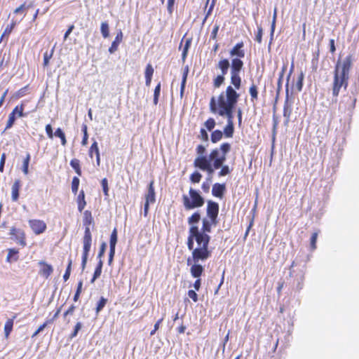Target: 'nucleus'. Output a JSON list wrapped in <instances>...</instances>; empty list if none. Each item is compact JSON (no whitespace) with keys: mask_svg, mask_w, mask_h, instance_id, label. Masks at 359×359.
<instances>
[{"mask_svg":"<svg viewBox=\"0 0 359 359\" xmlns=\"http://www.w3.org/2000/svg\"><path fill=\"white\" fill-rule=\"evenodd\" d=\"M201 178L202 175L197 171L193 172L190 176V180L193 183H198L201 181Z\"/></svg>","mask_w":359,"mask_h":359,"instance_id":"de8ad7c7","label":"nucleus"},{"mask_svg":"<svg viewBox=\"0 0 359 359\" xmlns=\"http://www.w3.org/2000/svg\"><path fill=\"white\" fill-rule=\"evenodd\" d=\"M262 32H263V30H262V27L259 26L257 27V32L255 36V41L259 43H261L262 41Z\"/></svg>","mask_w":359,"mask_h":359,"instance_id":"4d7b16f0","label":"nucleus"},{"mask_svg":"<svg viewBox=\"0 0 359 359\" xmlns=\"http://www.w3.org/2000/svg\"><path fill=\"white\" fill-rule=\"evenodd\" d=\"M52 324V320H45V322L41 324L39 328L33 333L32 337L34 338L36 337L41 331H43L48 325Z\"/></svg>","mask_w":359,"mask_h":359,"instance_id":"c03bdc74","label":"nucleus"},{"mask_svg":"<svg viewBox=\"0 0 359 359\" xmlns=\"http://www.w3.org/2000/svg\"><path fill=\"white\" fill-rule=\"evenodd\" d=\"M45 130H46V133L48 137L50 139H53V136H54V133L53 132V128H52L51 125L50 124H47L46 126Z\"/></svg>","mask_w":359,"mask_h":359,"instance_id":"e2e57ef3","label":"nucleus"},{"mask_svg":"<svg viewBox=\"0 0 359 359\" xmlns=\"http://www.w3.org/2000/svg\"><path fill=\"white\" fill-rule=\"evenodd\" d=\"M123 40V32L121 30H119V32H117L116 36L115 37V39L111 43V46L109 48V52L110 53H114L115 51L118 50V47L119 43Z\"/></svg>","mask_w":359,"mask_h":359,"instance_id":"a211bd4d","label":"nucleus"},{"mask_svg":"<svg viewBox=\"0 0 359 359\" xmlns=\"http://www.w3.org/2000/svg\"><path fill=\"white\" fill-rule=\"evenodd\" d=\"M17 25V22L15 20H12L11 24L8 25L5 28L3 34L1 36L0 38V43L3 41L4 38H6L8 39L9 35L14 29L15 27Z\"/></svg>","mask_w":359,"mask_h":359,"instance_id":"4be33fe9","label":"nucleus"},{"mask_svg":"<svg viewBox=\"0 0 359 359\" xmlns=\"http://www.w3.org/2000/svg\"><path fill=\"white\" fill-rule=\"evenodd\" d=\"M248 92L250 97V102L252 104L257 103L259 99V88L258 84L256 83L253 80L251 81Z\"/></svg>","mask_w":359,"mask_h":359,"instance_id":"4468645a","label":"nucleus"},{"mask_svg":"<svg viewBox=\"0 0 359 359\" xmlns=\"http://www.w3.org/2000/svg\"><path fill=\"white\" fill-rule=\"evenodd\" d=\"M81 130L83 133V138L81 140V144L83 146H86L88 144V127L87 125L83 124L81 127Z\"/></svg>","mask_w":359,"mask_h":359,"instance_id":"79ce46f5","label":"nucleus"},{"mask_svg":"<svg viewBox=\"0 0 359 359\" xmlns=\"http://www.w3.org/2000/svg\"><path fill=\"white\" fill-rule=\"evenodd\" d=\"M79 184H80V180L79 179V177H74L72 179V181L71 188H72V191L74 195H76L78 192Z\"/></svg>","mask_w":359,"mask_h":359,"instance_id":"ea45409f","label":"nucleus"},{"mask_svg":"<svg viewBox=\"0 0 359 359\" xmlns=\"http://www.w3.org/2000/svg\"><path fill=\"white\" fill-rule=\"evenodd\" d=\"M219 204L212 201H208L206 212L208 217L213 222V225L217 224V217L219 214Z\"/></svg>","mask_w":359,"mask_h":359,"instance_id":"9d476101","label":"nucleus"},{"mask_svg":"<svg viewBox=\"0 0 359 359\" xmlns=\"http://www.w3.org/2000/svg\"><path fill=\"white\" fill-rule=\"evenodd\" d=\"M101 185L102 187L103 193L105 196H109V187H108V181L107 178H103L101 181Z\"/></svg>","mask_w":359,"mask_h":359,"instance_id":"864d4df0","label":"nucleus"},{"mask_svg":"<svg viewBox=\"0 0 359 359\" xmlns=\"http://www.w3.org/2000/svg\"><path fill=\"white\" fill-rule=\"evenodd\" d=\"M196 153L198 155V156H205L204 154L205 153L206 149L203 145H202V144L198 145L196 149Z\"/></svg>","mask_w":359,"mask_h":359,"instance_id":"bf43d9fd","label":"nucleus"},{"mask_svg":"<svg viewBox=\"0 0 359 359\" xmlns=\"http://www.w3.org/2000/svg\"><path fill=\"white\" fill-rule=\"evenodd\" d=\"M6 158V154L5 153H3L1 154V160H0V172H4Z\"/></svg>","mask_w":359,"mask_h":359,"instance_id":"338daca9","label":"nucleus"},{"mask_svg":"<svg viewBox=\"0 0 359 359\" xmlns=\"http://www.w3.org/2000/svg\"><path fill=\"white\" fill-rule=\"evenodd\" d=\"M226 191L225 184L215 183L212 188V194L217 198H222Z\"/></svg>","mask_w":359,"mask_h":359,"instance_id":"dca6fc26","label":"nucleus"},{"mask_svg":"<svg viewBox=\"0 0 359 359\" xmlns=\"http://www.w3.org/2000/svg\"><path fill=\"white\" fill-rule=\"evenodd\" d=\"M163 318H161V319L157 320V322L154 325V329L150 332L151 336L155 334L156 331L159 329L160 325L163 322Z\"/></svg>","mask_w":359,"mask_h":359,"instance_id":"0e129e2a","label":"nucleus"},{"mask_svg":"<svg viewBox=\"0 0 359 359\" xmlns=\"http://www.w3.org/2000/svg\"><path fill=\"white\" fill-rule=\"evenodd\" d=\"M38 264L40 266L39 273L45 278H48L53 272V266L44 261H40Z\"/></svg>","mask_w":359,"mask_h":359,"instance_id":"ddd939ff","label":"nucleus"},{"mask_svg":"<svg viewBox=\"0 0 359 359\" xmlns=\"http://www.w3.org/2000/svg\"><path fill=\"white\" fill-rule=\"evenodd\" d=\"M210 241V236L200 232L198 226H190L187 245L191 255L187 258V265H190L192 262H204L211 257L212 251L209 249Z\"/></svg>","mask_w":359,"mask_h":359,"instance_id":"f03ea898","label":"nucleus"},{"mask_svg":"<svg viewBox=\"0 0 359 359\" xmlns=\"http://www.w3.org/2000/svg\"><path fill=\"white\" fill-rule=\"evenodd\" d=\"M219 29V26L218 25H215L211 34H210V39L215 40L217 36V33Z\"/></svg>","mask_w":359,"mask_h":359,"instance_id":"052dcab7","label":"nucleus"},{"mask_svg":"<svg viewBox=\"0 0 359 359\" xmlns=\"http://www.w3.org/2000/svg\"><path fill=\"white\" fill-rule=\"evenodd\" d=\"M216 1H217V0H212V2L210 4L208 11H206L205 16L203 20V23H204L207 20L208 18L211 15L212 11L214 9V7L215 6Z\"/></svg>","mask_w":359,"mask_h":359,"instance_id":"3c124183","label":"nucleus"},{"mask_svg":"<svg viewBox=\"0 0 359 359\" xmlns=\"http://www.w3.org/2000/svg\"><path fill=\"white\" fill-rule=\"evenodd\" d=\"M146 203H154L156 201V193L154 189V181L151 180L148 185L147 193L144 195Z\"/></svg>","mask_w":359,"mask_h":359,"instance_id":"2eb2a0df","label":"nucleus"},{"mask_svg":"<svg viewBox=\"0 0 359 359\" xmlns=\"http://www.w3.org/2000/svg\"><path fill=\"white\" fill-rule=\"evenodd\" d=\"M199 137L203 141H207L208 140V134L204 128H201L200 130Z\"/></svg>","mask_w":359,"mask_h":359,"instance_id":"774afa93","label":"nucleus"},{"mask_svg":"<svg viewBox=\"0 0 359 359\" xmlns=\"http://www.w3.org/2000/svg\"><path fill=\"white\" fill-rule=\"evenodd\" d=\"M70 165L74 170L75 172L81 176L82 175V171L80 165V161L77 158H73L70 161Z\"/></svg>","mask_w":359,"mask_h":359,"instance_id":"cd10ccee","label":"nucleus"},{"mask_svg":"<svg viewBox=\"0 0 359 359\" xmlns=\"http://www.w3.org/2000/svg\"><path fill=\"white\" fill-rule=\"evenodd\" d=\"M239 97V93L231 86H228L224 91L221 92L217 97H212L210 101V111L214 114L226 118L227 123L223 132V135L226 138L232 137L233 135V111Z\"/></svg>","mask_w":359,"mask_h":359,"instance_id":"f257e3e1","label":"nucleus"},{"mask_svg":"<svg viewBox=\"0 0 359 359\" xmlns=\"http://www.w3.org/2000/svg\"><path fill=\"white\" fill-rule=\"evenodd\" d=\"M188 73H189V68H188V67H186L184 70V72H183L182 79V83H181V86H180V95H181V97L183 96V93H184V91L185 90V86H186V82H187V79Z\"/></svg>","mask_w":359,"mask_h":359,"instance_id":"2f4dec72","label":"nucleus"},{"mask_svg":"<svg viewBox=\"0 0 359 359\" xmlns=\"http://www.w3.org/2000/svg\"><path fill=\"white\" fill-rule=\"evenodd\" d=\"M25 104L22 102L20 104L15 106L11 113H13V115L18 117H24L26 114H24Z\"/></svg>","mask_w":359,"mask_h":359,"instance_id":"bb28decb","label":"nucleus"},{"mask_svg":"<svg viewBox=\"0 0 359 359\" xmlns=\"http://www.w3.org/2000/svg\"><path fill=\"white\" fill-rule=\"evenodd\" d=\"M72 264V260L71 259H69V262H68L67 267L66 271L63 275V279L65 281H67L69 278L70 273H71Z\"/></svg>","mask_w":359,"mask_h":359,"instance_id":"8fccbe9b","label":"nucleus"},{"mask_svg":"<svg viewBox=\"0 0 359 359\" xmlns=\"http://www.w3.org/2000/svg\"><path fill=\"white\" fill-rule=\"evenodd\" d=\"M82 327V323L81 322H77L74 326L73 332L70 334V338L73 339L76 337L78 334V332Z\"/></svg>","mask_w":359,"mask_h":359,"instance_id":"5fc2aeb1","label":"nucleus"},{"mask_svg":"<svg viewBox=\"0 0 359 359\" xmlns=\"http://www.w3.org/2000/svg\"><path fill=\"white\" fill-rule=\"evenodd\" d=\"M22 184L20 180H15L11 187V199L13 202H17L19 198V192Z\"/></svg>","mask_w":359,"mask_h":359,"instance_id":"f3484780","label":"nucleus"},{"mask_svg":"<svg viewBox=\"0 0 359 359\" xmlns=\"http://www.w3.org/2000/svg\"><path fill=\"white\" fill-rule=\"evenodd\" d=\"M225 75H223V74L217 75L212 81V85L215 88H219L225 81Z\"/></svg>","mask_w":359,"mask_h":359,"instance_id":"7c9ffc66","label":"nucleus"},{"mask_svg":"<svg viewBox=\"0 0 359 359\" xmlns=\"http://www.w3.org/2000/svg\"><path fill=\"white\" fill-rule=\"evenodd\" d=\"M117 237H118V236H117V230L115 228L112 231V232L111 233V236H110V240H109V247H110V249L115 250L116 245V243H117Z\"/></svg>","mask_w":359,"mask_h":359,"instance_id":"c9c22d12","label":"nucleus"},{"mask_svg":"<svg viewBox=\"0 0 359 359\" xmlns=\"http://www.w3.org/2000/svg\"><path fill=\"white\" fill-rule=\"evenodd\" d=\"M221 170L218 172L219 177H223L229 175L231 172V169L227 165H222V166L220 168Z\"/></svg>","mask_w":359,"mask_h":359,"instance_id":"49530a36","label":"nucleus"},{"mask_svg":"<svg viewBox=\"0 0 359 359\" xmlns=\"http://www.w3.org/2000/svg\"><path fill=\"white\" fill-rule=\"evenodd\" d=\"M154 70L152 65L151 64H148L145 68V72H144L145 77L152 78V76L154 74Z\"/></svg>","mask_w":359,"mask_h":359,"instance_id":"6e6d98bb","label":"nucleus"},{"mask_svg":"<svg viewBox=\"0 0 359 359\" xmlns=\"http://www.w3.org/2000/svg\"><path fill=\"white\" fill-rule=\"evenodd\" d=\"M93 154H95V156L100 154L98 147V144L95 140H94L88 150V155L90 158H92L93 157Z\"/></svg>","mask_w":359,"mask_h":359,"instance_id":"f704fd0d","label":"nucleus"},{"mask_svg":"<svg viewBox=\"0 0 359 359\" xmlns=\"http://www.w3.org/2000/svg\"><path fill=\"white\" fill-rule=\"evenodd\" d=\"M15 119H16V116L15 115H13V113H10L8 115V121L6 122L5 130L13 127V126L15 123Z\"/></svg>","mask_w":359,"mask_h":359,"instance_id":"a18cd8bd","label":"nucleus"},{"mask_svg":"<svg viewBox=\"0 0 359 359\" xmlns=\"http://www.w3.org/2000/svg\"><path fill=\"white\" fill-rule=\"evenodd\" d=\"M76 203H77L78 210L80 212H81L86 205V201L85 199V192L83 189L79 191V193L77 196Z\"/></svg>","mask_w":359,"mask_h":359,"instance_id":"aec40b11","label":"nucleus"},{"mask_svg":"<svg viewBox=\"0 0 359 359\" xmlns=\"http://www.w3.org/2000/svg\"><path fill=\"white\" fill-rule=\"evenodd\" d=\"M201 219V215L198 212H195L188 218V223L194 226V224H197Z\"/></svg>","mask_w":359,"mask_h":359,"instance_id":"e433bc0d","label":"nucleus"},{"mask_svg":"<svg viewBox=\"0 0 359 359\" xmlns=\"http://www.w3.org/2000/svg\"><path fill=\"white\" fill-rule=\"evenodd\" d=\"M212 225H213V222L210 219H203L202 228L200 230V232H203L205 234H208V233L211 232Z\"/></svg>","mask_w":359,"mask_h":359,"instance_id":"b1692460","label":"nucleus"},{"mask_svg":"<svg viewBox=\"0 0 359 359\" xmlns=\"http://www.w3.org/2000/svg\"><path fill=\"white\" fill-rule=\"evenodd\" d=\"M10 235L11 236V238L14 240L18 244H19L22 248H24L27 245L26 234L24 230L16 228L15 226H12L10 229Z\"/></svg>","mask_w":359,"mask_h":359,"instance_id":"9b49d317","label":"nucleus"},{"mask_svg":"<svg viewBox=\"0 0 359 359\" xmlns=\"http://www.w3.org/2000/svg\"><path fill=\"white\" fill-rule=\"evenodd\" d=\"M100 31L104 38H107L109 36V28L107 22H103L101 23Z\"/></svg>","mask_w":359,"mask_h":359,"instance_id":"a19ab883","label":"nucleus"},{"mask_svg":"<svg viewBox=\"0 0 359 359\" xmlns=\"http://www.w3.org/2000/svg\"><path fill=\"white\" fill-rule=\"evenodd\" d=\"M53 53H54V47L51 49L50 53H48L47 51L44 53L43 62V67H46L49 65V61L52 58Z\"/></svg>","mask_w":359,"mask_h":359,"instance_id":"58836bf2","label":"nucleus"},{"mask_svg":"<svg viewBox=\"0 0 359 359\" xmlns=\"http://www.w3.org/2000/svg\"><path fill=\"white\" fill-rule=\"evenodd\" d=\"M229 55L231 58L230 62L231 86L236 91L241 88L242 83L240 74L244 67L243 59L245 55L243 41H240L235 44L230 49Z\"/></svg>","mask_w":359,"mask_h":359,"instance_id":"20e7f679","label":"nucleus"},{"mask_svg":"<svg viewBox=\"0 0 359 359\" xmlns=\"http://www.w3.org/2000/svg\"><path fill=\"white\" fill-rule=\"evenodd\" d=\"M75 309H76V306L74 304L71 305L68 308V309L64 313V314H63L64 318H66V317L68 315H73L74 313Z\"/></svg>","mask_w":359,"mask_h":359,"instance_id":"69168bd1","label":"nucleus"},{"mask_svg":"<svg viewBox=\"0 0 359 359\" xmlns=\"http://www.w3.org/2000/svg\"><path fill=\"white\" fill-rule=\"evenodd\" d=\"M223 133L219 130H215L211 133L210 139L212 143H217L222 140Z\"/></svg>","mask_w":359,"mask_h":359,"instance_id":"72a5a7b5","label":"nucleus"},{"mask_svg":"<svg viewBox=\"0 0 359 359\" xmlns=\"http://www.w3.org/2000/svg\"><path fill=\"white\" fill-rule=\"evenodd\" d=\"M19 250L16 248H9L8 249V255L6 257V262L8 263H11L13 262H17L19 259Z\"/></svg>","mask_w":359,"mask_h":359,"instance_id":"412c9836","label":"nucleus"},{"mask_svg":"<svg viewBox=\"0 0 359 359\" xmlns=\"http://www.w3.org/2000/svg\"><path fill=\"white\" fill-rule=\"evenodd\" d=\"M29 8V6H27L26 3L21 4L19 7L16 8L13 13L15 14H22V18L26 15V10Z\"/></svg>","mask_w":359,"mask_h":359,"instance_id":"4c0bfd02","label":"nucleus"},{"mask_svg":"<svg viewBox=\"0 0 359 359\" xmlns=\"http://www.w3.org/2000/svg\"><path fill=\"white\" fill-rule=\"evenodd\" d=\"M286 69H287V66L284 65L282 67V69L279 74V76H278V82H277V94H278L282 89L283 79V76H284Z\"/></svg>","mask_w":359,"mask_h":359,"instance_id":"c756f323","label":"nucleus"},{"mask_svg":"<svg viewBox=\"0 0 359 359\" xmlns=\"http://www.w3.org/2000/svg\"><path fill=\"white\" fill-rule=\"evenodd\" d=\"M106 248H107V244L103 242L100 245V250H99V252H98V255H97V257L100 259H101V258L104 256V254L105 250H106Z\"/></svg>","mask_w":359,"mask_h":359,"instance_id":"680f3d73","label":"nucleus"},{"mask_svg":"<svg viewBox=\"0 0 359 359\" xmlns=\"http://www.w3.org/2000/svg\"><path fill=\"white\" fill-rule=\"evenodd\" d=\"M29 227L36 235L44 233L47 229L46 224L41 219H32L28 221Z\"/></svg>","mask_w":359,"mask_h":359,"instance_id":"f8f14e48","label":"nucleus"},{"mask_svg":"<svg viewBox=\"0 0 359 359\" xmlns=\"http://www.w3.org/2000/svg\"><path fill=\"white\" fill-rule=\"evenodd\" d=\"M31 156L29 153L27 154L26 157L23 161L22 171L25 175H27L29 172V164L30 161Z\"/></svg>","mask_w":359,"mask_h":359,"instance_id":"37998d69","label":"nucleus"},{"mask_svg":"<svg viewBox=\"0 0 359 359\" xmlns=\"http://www.w3.org/2000/svg\"><path fill=\"white\" fill-rule=\"evenodd\" d=\"M189 266L190 273L193 278H196L193 287L195 290L198 291L201 287V276L204 272V267L199 262H192Z\"/></svg>","mask_w":359,"mask_h":359,"instance_id":"6e6552de","label":"nucleus"},{"mask_svg":"<svg viewBox=\"0 0 359 359\" xmlns=\"http://www.w3.org/2000/svg\"><path fill=\"white\" fill-rule=\"evenodd\" d=\"M102 266L103 262L102 259H100L95 267L93 278L90 280L91 283H93L95 280L100 276L102 273Z\"/></svg>","mask_w":359,"mask_h":359,"instance_id":"a878e982","label":"nucleus"},{"mask_svg":"<svg viewBox=\"0 0 359 359\" xmlns=\"http://www.w3.org/2000/svg\"><path fill=\"white\" fill-rule=\"evenodd\" d=\"M108 302V299L104 297H101L99 299V301L97 303L96 307H95V313L96 314H98L106 306L107 303Z\"/></svg>","mask_w":359,"mask_h":359,"instance_id":"473e14b6","label":"nucleus"},{"mask_svg":"<svg viewBox=\"0 0 359 359\" xmlns=\"http://www.w3.org/2000/svg\"><path fill=\"white\" fill-rule=\"evenodd\" d=\"M94 221L92 216V212L90 210H85L83 212V224L85 226L84 235L83 237V254L81 265L83 269L86 267L89 252L92 244V234L90 229L91 224L93 225Z\"/></svg>","mask_w":359,"mask_h":359,"instance_id":"423d86ee","label":"nucleus"},{"mask_svg":"<svg viewBox=\"0 0 359 359\" xmlns=\"http://www.w3.org/2000/svg\"><path fill=\"white\" fill-rule=\"evenodd\" d=\"M15 318V316H13V318L8 319L6 320V322L5 323V325H4V334H5V337L6 339L8 338L11 332L13 330V323H14V318Z\"/></svg>","mask_w":359,"mask_h":359,"instance_id":"5701e85b","label":"nucleus"},{"mask_svg":"<svg viewBox=\"0 0 359 359\" xmlns=\"http://www.w3.org/2000/svg\"><path fill=\"white\" fill-rule=\"evenodd\" d=\"M292 114V107L288 104L287 100L284 103L283 106V116L285 118V124H287L290 122V116Z\"/></svg>","mask_w":359,"mask_h":359,"instance_id":"393cba45","label":"nucleus"},{"mask_svg":"<svg viewBox=\"0 0 359 359\" xmlns=\"http://www.w3.org/2000/svg\"><path fill=\"white\" fill-rule=\"evenodd\" d=\"M352 55H348L342 61L338 60L334 70L332 95L337 97L341 89L346 90L348 85L349 73L353 65Z\"/></svg>","mask_w":359,"mask_h":359,"instance_id":"39448f33","label":"nucleus"},{"mask_svg":"<svg viewBox=\"0 0 359 359\" xmlns=\"http://www.w3.org/2000/svg\"><path fill=\"white\" fill-rule=\"evenodd\" d=\"M204 125L206 128L210 131L215 128L216 123L213 118H209L206 120Z\"/></svg>","mask_w":359,"mask_h":359,"instance_id":"09e8293b","label":"nucleus"},{"mask_svg":"<svg viewBox=\"0 0 359 359\" xmlns=\"http://www.w3.org/2000/svg\"><path fill=\"white\" fill-rule=\"evenodd\" d=\"M54 135L60 139L61 144L62 146H66L67 142L66 136L64 131L60 128H58L55 130Z\"/></svg>","mask_w":359,"mask_h":359,"instance_id":"c85d7f7f","label":"nucleus"},{"mask_svg":"<svg viewBox=\"0 0 359 359\" xmlns=\"http://www.w3.org/2000/svg\"><path fill=\"white\" fill-rule=\"evenodd\" d=\"M318 236V232H317V231L313 233L311 235L310 245H311V248L312 250L316 249V242H317Z\"/></svg>","mask_w":359,"mask_h":359,"instance_id":"603ef678","label":"nucleus"},{"mask_svg":"<svg viewBox=\"0 0 359 359\" xmlns=\"http://www.w3.org/2000/svg\"><path fill=\"white\" fill-rule=\"evenodd\" d=\"M182 203L184 209L186 210H190L202 207L204 205L205 201L198 191L190 188L189 190V196L186 194L182 196Z\"/></svg>","mask_w":359,"mask_h":359,"instance_id":"0eeeda50","label":"nucleus"},{"mask_svg":"<svg viewBox=\"0 0 359 359\" xmlns=\"http://www.w3.org/2000/svg\"><path fill=\"white\" fill-rule=\"evenodd\" d=\"M217 67L221 71L223 75H226L230 68V62L227 58H222L219 60Z\"/></svg>","mask_w":359,"mask_h":359,"instance_id":"6ab92c4d","label":"nucleus"},{"mask_svg":"<svg viewBox=\"0 0 359 359\" xmlns=\"http://www.w3.org/2000/svg\"><path fill=\"white\" fill-rule=\"evenodd\" d=\"M196 290H189L187 292L188 296L193 300L194 302H197L198 300Z\"/></svg>","mask_w":359,"mask_h":359,"instance_id":"13d9d810","label":"nucleus"},{"mask_svg":"<svg viewBox=\"0 0 359 359\" xmlns=\"http://www.w3.org/2000/svg\"><path fill=\"white\" fill-rule=\"evenodd\" d=\"M356 97L354 95L348 94L344 95L339 106V109L341 111H351L355 107Z\"/></svg>","mask_w":359,"mask_h":359,"instance_id":"1a4fd4ad","label":"nucleus"},{"mask_svg":"<svg viewBox=\"0 0 359 359\" xmlns=\"http://www.w3.org/2000/svg\"><path fill=\"white\" fill-rule=\"evenodd\" d=\"M231 150V144L224 142L219 148L211 150L208 157L198 156L194 161V165L208 173H212L215 170L220 168L226 160V155Z\"/></svg>","mask_w":359,"mask_h":359,"instance_id":"7ed1b4c3","label":"nucleus"}]
</instances>
